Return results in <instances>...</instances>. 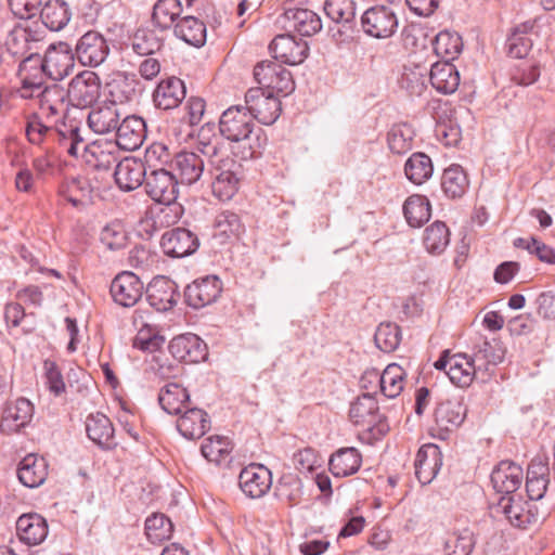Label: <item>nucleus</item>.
<instances>
[{
    "label": "nucleus",
    "instance_id": "nucleus-1",
    "mask_svg": "<svg viewBox=\"0 0 555 555\" xmlns=\"http://www.w3.org/2000/svg\"><path fill=\"white\" fill-rule=\"evenodd\" d=\"M219 131L228 141L241 144L238 154L244 160L259 156L267 143L263 130L243 105L230 106L221 114Z\"/></svg>",
    "mask_w": 555,
    "mask_h": 555
},
{
    "label": "nucleus",
    "instance_id": "nucleus-2",
    "mask_svg": "<svg viewBox=\"0 0 555 555\" xmlns=\"http://www.w3.org/2000/svg\"><path fill=\"white\" fill-rule=\"evenodd\" d=\"M214 130V126L206 124L198 133L199 152L209 158L211 165V190L212 194L220 201H230L237 193L243 178V166L233 157L227 156L217 158L218 146L211 144L208 134Z\"/></svg>",
    "mask_w": 555,
    "mask_h": 555
},
{
    "label": "nucleus",
    "instance_id": "nucleus-3",
    "mask_svg": "<svg viewBox=\"0 0 555 555\" xmlns=\"http://www.w3.org/2000/svg\"><path fill=\"white\" fill-rule=\"evenodd\" d=\"M26 135L33 144H41L46 140L57 142L70 156L77 155L78 146L83 141L77 122H66L64 119L50 126L44 125L38 116H31L27 120Z\"/></svg>",
    "mask_w": 555,
    "mask_h": 555
},
{
    "label": "nucleus",
    "instance_id": "nucleus-4",
    "mask_svg": "<svg viewBox=\"0 0 555 555\" xmlns=\"http://www.w3.org/2000/svg\"><path fill=\"white\" fill-rule=\"evenodd\" d=\"M15 65L22 87L11 90L5 96L18 95L22 100L34 98L35 92L44 86L46 77H48L43 59L38 53H29L27 57L22 59Z\"/></svg>",
    "mask_w": 555,
    "mask_h": 555
},
{
    "label": "nucleus",
    "instance_id": "nucleus-5",
    "mask_svg": "<svg viewBox=\"0 0 555 555\" xmlns=\"http://www.w3.org/2000/svg\"><path fill=\"white\" fill-rule=\"evenodd\" d=\"M493 512L504 515L508 522L518 529H527L537 525L542 514L538 505L530 501H524L521 496L502 495L493 506Z\"/></svg>",
    "mask_w": 555,
    "mask_h": 555
},
{
    "label": "nucleus",
    "instance_id": "nucleus-6",
    "mask_svg": "<svg viewBox=\"0 0 555 555\" xmlns=\"http://www.w3.org/2000/svg\"><path fill=\"white\" fill-rule=\"evenodd\" d=\"M360 24L365 35L375 39H388L397 31L399 20L391 7L377 4L363 12Z\"/></svg>",
    "mask_w": 555,
    "mask_h": 555
},
{
    "label": "nucleus",
    "instance_id": "nucleus-7",
    "mask_svg": "<svg viewBox=\"0 0 555 555\" xmlns=\"http://www.w3.org/2000/svg\"><path fill=\"white\" fill-rule=\"evenodd\" d=\"M66 92L67 101L74 107H90L100 98V78L92 70H82L70 80Z\"/></svg>",
    "mask_w": 555,
    "mask_h": 555
},
{
    "label": "nucleus",
    "instance_id": "nucleus-8",
    "mask_svg": "<svg viewBox=\"0 0 555 555\" xmlns=\"http://www.w3.org/2000/svg\"><path fill=\"white\" fill-rule=\"evenodd\" d=\"M245 108L260 124L272 125L280 116L281 102L276 95L262 88H251L245 94Z\"/></svg>",
    "mask_w": 555,
    "mask_h": 555
},
{
    "label": "nucleus",
    "instance_id": "nucleus-9",
    "mask_svg": "<svg viewBox=\"0 0 555 555\" xmlns=\"http://www.w3.org/2000/svg\"><path fill=\"white\" fill-rule=\"evenodd\" d=\"M144 190L154 202L169 206L178 197V180L167 169H153L146 173Z\"/></svg>",
    "mask_w": 555,
    "mask_h": 555
},
{
    "label": "nucleus",
    "instance_id": "nucleus-10",
    "mask_svg": "<svg viewBox=\"0 0 555 555\" xmlns=\"http://www.w3.org/2000/svg\"><path fill=\"white\" fill-rule=\"evenodd\" d=\"M74 52L81 65L96 67L106 60L109 47L100 33L90 30L78 39Z\"/></svg>",
    "mask_w": 555,
    "mask_h": 555
},
{
    "label": "nucleus",
    "instance_id": "nucleus-11",
    "mask_svg": "<svg viewBox=\"0 0 555 555\" xmlns=\"http://www.w3.org/2000/svg\"><path fill=\"white\" fill-rule=\"evenodd\" d=\"M222 283L217 275H207L194 280L184 288V301L194 309H201L217 300Z\"/></svg>",
    "mask_w": 555,
    "mask_h": 555
},
{
    "label": "nucleus",
    "instance_id": "nucleus-12",
    "mask_svg": "<svg viewBox=\"0 0 555 555\" xmlns=\"http://www.w3.org/2000/svg\"><path fill=\"white\" fill-rule=\"evenodd\" d=\"M146 300L158 312L171 310L180 297L179 287L171 279L157 275L146 286Z\"/></svg>",
    "mask_w": 555,
    "mask_h": 555
},
{
    "label": "nucleus",
    "instance_id": "nucleus-13",
    "mask_svg": "<svg viewBox=\"0 0 555 555\" xmlns=\"http://www.w3.org/2000/svg\"><path fill=\"white\" fill-rule=\"evenodd\" d=\"M48 77L52 80H62L73 73L75 67V52L67 42L51 46L42 57Z\"/></svg>",
    "mask_w": 555,
    "mask_h": 555
},
{
    "label": "nucleus",
    "instance_id": "nucleus-14",
    "mask_svg": "<svg viewBox=\"0 0 555 555\" xmlns=\"http://www.w3.org/2000/svg\"><path fill=\"white\" fill-rule=\"evenodd\" d=\"M168 349L175 359L185 363H198L208 357L205 341L192 333L173 337Z\"/></svg>",
    "mask_w": 555,
    "mask_h": 555
},
{
    "label": "nucleus",
    "instance_id": "nucleus-15",
    "mask_svg": "<svg viewBox=\"0 0 555 555\" xmlns=\"http://www.w3.org/2000/svg\"><path fill=\"white\" fill-rule=\"evenodd\" d=\"M273 57L287 65H298L308 56L307 41L297 40L289 34L278 35L269 46Z\"/></svg>",
    "mask_w": 555,
    "mask_h": 555
},
{
    "label": "nucleus",
    "instance_id": "nucleus-16",
    "mask_svg": "<svg viewBox=\"0 0 555 555\" xmlns=\"http://www.w3.org/2000/svg\"><path fill=\"white\" fill-rule=\"evenodd\" d=\"M144 285L133 272L124 271L111 283V295L114 301L122 307H132L142 297Z\"/></svg>",
    "mask_w": 555,
    "mask_h": 555
},
{
    "label": "nucleus",
    "instance_id": "nucleus-17",
    "mask_svg": "<svg viewBox=\"0 0 555 555\" xmlns=\"http://www.w3.org/2000/svg\"><path fill=\"white\" fill-rule=\"evenodd\" d=\"M238 485L245 495L251 499H259L272 486L271 472L261 464H251L240 473Z\"/></svg>",
    "mask_w": 555,
    "mask_h": 555
},
{
    "label": "nucleus",
    "instance_id": "nucleus-18",
    "mask_svg": "<svg viewBox=\"0 0 555 555\" xmlns=\"http://www.w3.org/2000/svg\"><path fill=\"white\" fill-rule=\"evenodd\" d=\"M465 416L466 408L457 399L438 403L435 410V423L439 430V437L446 439L464 422Z\"/></svg>",
    "mask_w": 555,
    "mask_h": 555
},
{
    "label": "nucleus",
    "instance_id": "nucleus-19",
    "mask_svg": "<svg viewBox=\"0 0 555 555\" xmlns=\"http://www.w3.org/2000/svg\"><path fill=\"white\" fill-rule=\"evenodd\" d=\"M146 173L143 162L134 157H125L117 163L114 170V179L121 191L130 192L142 184L144 185Z\"/></svg>",
    "mask_w": 555,
    "mask_h": 555
},
{
    "label": "nucleus",
    "instance_id": "nucleus-20",
    "mask_svg": "<svg viewBox=\"0 0 555 555\" xmlns=\"http://www.w3.org/2000/svg\"><path fill=\"white\" fill-rule=\"evenodd\" d=\"M442 465V453L438 446L428 443L420 448L414 462L415 476L421 485L433 481Z\"/></svg>",
    "mask_w": 555,
    "mask_h": 555
},
{
    "label": "nucleus",
    "instance_id": "nucleus-21",
    "mask_svg": "<svg viewBox=\"0 0 555 555\" xmlns=\"http://www.w3.org/2000/svg\"><path fill=\"white\" fill-rule=\"evenodd\" d=\"M494 490L504 495H513L522 482V468L511 461H501L491 473Z\"/></svg>",
    "mask_w": 555,
    "mask_h": 555
},
{
    "label": "nucleus",
    "instance_id": "nucleus-22",
    "mask_svg": "<svg viewBox=\"0 0 555 555\" xmlns=\"http://www.w3.org/2000/svg\"><path fill=\"white\" fill-rule=\"evenodd\" d=\"M121 118L115 131L117 145L126 150L140 147L146 135L145 121L134 115H122Z\"/></svg>",
    "mask_w": 555,
    "mask_h": 555
},
{
    "label": "nucleus",
    "instance_id": "nucleus-23",
    "mask_svg": "<svg viewBox=\"0 0 555 555\" xmlns=\"http://www.w3.org/2000/svg\"><path fill=\"white\" fill-rule=\"evenodd\" d=\"M245 233L240 216L224 210L217 215L212 227V238L217 243H237Z\"/></svg>",
    "mask_w": 555,
    "mask_h": 555
},
{
    "label": "nucleus",
    "instance_id": "nucleus-24",
    "mask_svg": "<svg viewBox=\"0 0 555 555\" xmlns=\"http://www.w3.org/2000/svg\"><path fill=\"white\" fill-rule=\"evenodd\" d=\"M550 482V468L546 459L537 456L531 460L527 468L526 491L529 499L534 502L541 500Z\"/></svg>",
    "mask_w": 555,
    "mask_h": 555
},
{
    "label": "nucleus",
    "instance_id": "nucleus-25",
    "mask_svg": "<svg viewBox=\"0 0 555 555\" xmlns=\"http://www.w3.org/2000/svg\"><path fill=\"white\" fill-rule=\"evenodd\" d=\"M30 34L26 28L15 26L7 36L4 50L2 49V64L15 67V64L29 54Z\"/></svg>",
    "mask_w": 555,
    "mask_h": 555
},
{
    "label": "nucleus",
    "instance_id": "nucleus-26",
    "mask_svg": "<svg viewBox=\"0 0 555 555\" xmlns=\"http://www.w3.org/2000/svg\"><path fill=\"white\" fill-rule=\"evenodd\" d=\"M284 27L298 33L300 36L310 37L322 29L320 16L308 9H288L284 12Z\"/></svg>",
    "mask_w": 555,
    "mask_h": 555
},
{
    "label": "nucleus",
    "instance_id": "nucleus-27",
    "mask_svg": "<svg viewBox=\"0 0 555 555\" xmlns=\"http://www.w3.org/2000/svg\"><path fill=\"white\" fill-rule=\"evenodd\" d=\"M122 115L120 106L108 101L89 113L88 125L96 133H109L116 131Z\"/></svg>",
    "mask_w": 555,
    "mask_h": 555
},
{
    "label": "nucleus",
    "instance_id": "nucleus-28",
    "mask_svg": "<svg viewBox=\"0 0 555 555\" xmlns=\"http://www.w3.org/2000/svg\"><path fill=\"white\" fill-rule=\"evenodd\" d=\"M184 98V82L177 77L162 80L153 92L155 106L164 111L178 107Z\"/></svg>",
    "mask_w": 555,
    "mask_h": 555
},
{
    "label": "nucleus",
    "instance_id": "nucleus-29",
    "mask_svg": "<svg viewBox=\"0 0 555 555\" xmlns=\"http://www.w3.org/2000/svg\"><path fill=\"white\" fill-rule=\"evenodd\" d=\"M16 533L27 545H38L48 535L47 520L36 513L23 514L16 520Z\"/></svg>",
    "mask_w": 555,
    "mask_h": 555
},
{
    "label": "nucleus",
    "instance_id": "nucleus-30",
    "mask_svg": "<svg viewBox=\"0 0 555 555\" xmlns=\"http://www.w3.org/2000/svg\"><path fill=\"white\" fill-rule=\"evenodd\" d=\"M109 101L116 104H122L132 101L139 92L140 80L135 74L127 72H117L113 74L111 80L106 83Z\"/></svg>",
    "mask_w": 555,
    "mask_h": 555
},
{
    "label": "nucleus",
    "instance_id": "nucleus-31",
    "mask_svg": "<svg viewBox=\"0 0 555 555\" xmlns=\"http://www.w3.org/2000/svg\"><path fill=\"white\" fill-rule=\"evenodd\" d=\"M210 426L208 414L198 408L188 406L177 421V429L186 439H199Z\"/></svg>",
    "mask_w": 555,
    "mask_h": 555
},
{
    "label": "nucleus",
    "instance_id": "nucleus-32",
    "mask_svg": "<svg viewBox=\"0 0 555 555\" xmlns=\"http://www.w3.org/2000/svg\"><path fill=\"white\" fill-rule=\"evenodd\" d=\"M145 311L140 309L133 312V324L138 327V334L133 339V347L153 352L164 344L165 338L159 335L155 325L145 321Z\"/></svg>",
    "mask_w": 555,
    "mask_h": 555
},
{
    "label": "nucleus",
    "instance_id": "nucleus-33",
    "mask_svg": "<svg viewBox=\"0 0 555 555\" xmlns=\"http://www.w3.org/2000/svg\"><path fill=\"white\" fill-rule=\"evenodd\" d=\"M86 431L89 439L102 449L109 450L116 446L113 424L103 413L98 412L87 417Z\"/></svg>",
    "mask_w": 555,
    "mask_h": 555
},
{
    "label": "nucleus",
    "instance_id": "nucleus-34",
    "mask_svg": "<svg viewBox=\"0 0 555 555\" xmlns=\"http://www.w3.org/2000/svg\"><path fill=\"white\" fill-rule=\"evenodd\" d=\"M404 370L397 363H391L386 366L382 374L377 371H371L363 380L366 378H374L378 383L380 391L387 398H396L403 390L404 385Z\"/></svg>",
    "mask_w": 555,
    "mask_h": 555
},
{
    "label": "nucleus",
    "instance_id": "nucleus-35",
    "mask_svg": "<svg viewBox=\"0 0 555 555\" xmlns=\"http://www.w3.org/2000/svg\"><path fill=\"white\" fill-rule=\"evenodd\" d=\"M429 81L438 92L451 94L460 85V73L449 61L436 62L429 70Z\"/></svg>",
    "mask_w": 555,
    "mask_h": 555
},
{
    "label": "nucleus",
    "instance_id": "nucleus-36",
    "mask_svg": "<svg viewBox=\"0 0 555 555\" xmlns=\"http://www.w3.org/2000/svg\"><path fill=\"white\" fill-rule=\"evenodd\" d=\"M48 476V464L44 457H38L36 454L26 455L17 468L20 481L27 488H37L41 486Z\"/></svg>",
    "mask_w": 555,
    "mask_h": 555
},
{
    "label": "nucleus",
    "instance_id": "nucleus-37",
    "mask_svg": "<svg viewBox=\"0 0 555 555\" xmlns=\"http://www.w3.org/2000/svg\"><path fill=\"white\" fill-rule=\"evenodd\" d=\"M34 406L25 398H20L15 402L7 404L2 410V430L8 429L17 431L31 420Z\"/></svg>",
    "mask_w": 555,
    "mask_h": 555
},
{
    "label": "nucleus",
    "instance_id": "nucleus-38",
    "mask_svg": "<svg viewBox=\"0 0 555 555\" xmlns=\"http://www.w3.org/2000/svg\"><path fill=\"white\" fill-rule=\"evenodd\" d=\"M158 402L162 409L168 414H181L191 405L188 390L178 383L165 385L158 395Z\"/></svg>",
    "mask_w": 555,
    "mask_h": 555
},
{
    "label": "nucleus",
    "instance_id": "nucleus-39",
    "mask_svg": "<svg viewBox=\"0 0 555 555\" xmlns=\"http://www.w3.org/2000/svg\"><path fill=\"white\" fill-rule=\"evenodd\" d=\"M175 35L193 47H202L206 42V26L198 18L186 15L181 17L173 28Z\"/></svg>",
    "mask_w": 555,
    "mask_h": 555
},
{
    "label": "nucleus",
    "instance_id": "nucleus-40",
    "mask_svg": "<svg viewBox=\"0 0 555 555\" xmlns=\"http://www.w3.org/2000/svg\"><path fill=\"white\" fill-rule=\"evenodd\" d=\"M349 416L356 425L373 426L379 418L377 401L370 393L358 397L351 403Z\"/></svg>",
    "mask_w": 555,
    "mask_h": 555
},
{
    "label": "nucleus",
    "instance_id": "nucleus-41",
    "mask_svg": "<svg viewBox=\"0 0 555 555\" xmlns=\"http://www.w3.org/2000/svg\"><path fill=\"white\" fill-rule=\"evenodd\" d=\"M173 166L179 171L181 182L195 183L204 172V159L194 152H180L173 159Z\"/></svg>",
    "mask_w": 555,
    "mask_h": 555
},
{
    "label": "nucleus",
    "instance_id": "nucleus-42",
    "mask_svg": "<svg viewBox=\"0 0 555 555\" xmlns=\"http://www.w3.org/2000/svg\"><path fill=\"white\" fill-rule=\"evenodd\" d=\"M182 13V4L180 0H157L153 7L152 23L155 28L164 31L178 22Z\"/></svg>",
    "mask_w": 555,
    "mask_h": 555
},
{
    "label": "nucleus",
    "instance_id": "nucleus-43",
    "mask_svg": "<svg viewBox=\"0 0 555 555\" xmlns=\"http://www.w3.org/2000/svg\"><path fill=\"white\" fill-rule=\"evenodd\" d=\"M361 454L356 448H343L330 459V469L336 477H346L357 473L361 466Z\"/></svg>",
    "mask_w": 555,
    "mask_h": 555
},
{
    "label": "nucleus",
    "instance_id": "nucleus-44",
    "mask_svg": "<svg viewBox=\"0 0 555 555\" xmlns=\"http://www.w3.org/2000/svg\"><path fill=\"white\" fill-rule=\"evenodd\" d=\"M434 165L431 158L423 153H413L404 164V175L415 185H422L431 178Z\"/></svg>",
    "mask_w": 555,
    "mask_h": 555
},
{
    "label": "nucleus",
    "instance_id": "nucleus-45",
    "mask_svg": "<svg viewBox=\"0 0 555 555\" xmlns=\"http://www.w3.org/2000/svg\"><path fill=\"white\" fill-rule=\"evenodd\" d=\"M40 18L50 30L63 29L70 20L67 3L64 0H49L40 10Z\"/></svg>",
    "mask_w": 555,
    "mask_h": 555
},
{
    "label": "nucleus",
    "instance_id": "nucleus-46",
    "mask_svg": "<svg viewBox=\"0 0 555 555\" xmlns=\"http://www.w3.org/2000/svg\"><path fill=\"white\" fill-rule=\"evenodd\" d=\"M403 214L411 227L420 228L429 220L431 206L426 196L414 194L404 202Z\"/></svg>",
    "mask_w": 555,
    "mask_h": 555
},
{
    "label": "nucleus",
    "instance_id": "nucleus-47",
    "mask_svg": "<svg viewBox=\"0 0 555 555\" xmlns=\"http://www.w3.org/2000/svg\"><path fill=\"white\" fill-rule=\"evenodd\" d=\"M428 69L426 66L413 64L403 66L399 85L411 95H421L426 89Z\"/></svg>",
    "mask_w": 555,
    "mask_h": 555
},
{
    "label": "nucleus",
    "instance_id": "nucleus-48",
    "mask_svg": "<svg viewBox=\"0 0 555 555\" xmlns=\"http://www.w3.org/2000/svg\"><path fill=\"white\" fill-rule=\"evenodd\" d=\"M441 188L450 198H459L464 195L468 188V180L460 165H451L444 169L441 177Z\"/></svg>",
    "mask_w": 555,
    "mask_h": 555
},
{
    "label": "nucleus",
    "instance_id": "nucleus-49",
    "mask_svg": "<svg viewBox=\"0 0 555 555\" xmlns=\"http://www.w3.org/2000/svg\"><path fill=\"white\" fill-rule=\"evenodd\" d=\"M324 12L333 22L343 24L346 30L353 28L356 17L353 0H326Z\"/></svg>",
    "mask_w": 555,
    "mask_h": 555
},
{
    "label": "nucleus",
    "instance_id": "nucleus-50",
    "mask_svg": "<svg viewBox=\"0 0 555 555\" xmlns=\"http://www.w3.org/2000/svg\"><path fill=\"white\" fill-rule=\"evenodd\" d=\"M131 50L139 56H150L158 52L163 47V39L154 30L147 28L138 29L130 37Z\"/></svg>",
    "mask_w": 555,
    "mask_h": 555
},
{
    "label": "nucleus",
    "instance_id": "nucleus-51",
    "mask_svg": "<svg viewBox=\"0 0 555 555\" xmlns=\"http://www.w3.org/2000/svg\"><path fill=\"white\" fill-rule=\"evenodd\" d=\"M415 131L411 125H393L387 135L388 146L392 153L404 154L412 149Z\"/></svg>",
    "mask_w": 555,
    "mask_h": 555
},
{
    "label": "nucleus",
    "instance_id": "nucleus-52",
    "mask_svg": "<svg viewBox=\"0 0 555 555\" xmlns=\"http://www.w3.org/2000/svg\"><path fill=\"white\" fill-rule=\"evenodd\" d=\"M472 365L468 362V356L462 353L452 354L447 375L454 385L467 387L474 379V366Z\"/></svg>",
    "mask_w": 555,
    "mask_h": 555
},
{
    "label": "nucleus",
    "instance_id": "nucleus-53",
    "mask_svg": "<svg viewBox=\"0 0 555 555\" xmlns=\"http://www.w3.org/2000/svg\"><path fill=\"white\" fill-rule=\"evenodd\" d=\"M401 338V328L392 322L380 323L374 335L375 345L383 352L395 351L399 347Z\"/></svg>",
    "mask_w": 555,
    "mask_h": 555
},
{
    "label": "nucleus",
    "instance_id": "nucleus-54",
    "mask_svg": "<svg viewBox=\"0 0 555 555\" xmlns=\"http://www.w3.org/2000/svg\"><path fill=\"white\" fill-rule=\"evenodd\" d=\"M434 51L438 56L454 60L462 51V38L456 33L440 31L433 41Z\"/></svg>",
    "mask_w": 555,
    "mask_h": 555
},
{
    "label": "nucleus",
    "instance_id": "nucleus-55",
    "mask_svg": "<svg viewBox=\"0 0 555 555\" xmlns=\"http://www.w3.org/2000/svg\"><path fill=\"white\" fill-rule=\"evenodd\" d=\"M89 153L93 158V166L100 170L116 168L117 163L120 162L118 159V150L112 143L92 144L89 147Z\"/></svg>",
    "mask_w": 555,
    "mask_h": 555
},
{
    "label": "nucleus",
    "instance_id": "nucleus-56",
    "mask_svg": "<svg viewBox=\"0 0 555 555\" xmlns=\"http://www.w3.org/2000/svg\"><path fill=\"white\" fill-rule=\"evenodd\" d=\"M231 442L225 437H209L202 444L201 451L203 456L209 462L220 464L231 452Z\"/></svg>",
    "mask_w": 555,
    "mask_h": 555
},
{
    "label": "nucleus",
    "instance_id": "nucleus-57",
    "mask_svg": "<svg viewBox=\"0 0 555 555\" xmlns=\"http://www.w3.org/2000/svg\"><path fill=\"white\" fill-rule=\"evenodd\" d=\"M172 532V524L163 514H154L145 520V533L152 543H160L169 539Z\"/></svg>",
    "mask_w": 555,
    "mask_h": 555
},
{
    "label": "nucleus",
    "instance_id": "nucleus-58",
    "mask_svg": "<svg viewBox=\"0 0 555 555\" xmlns=\"http://www.w3.org/2000/svg\"><path fill=\"white\" fill-rule=\"evenodd\" d=\"M276 495L291 506L297 505L302 495V482L294 475H284L276 487Z\"/></svg>",
    "mask_w": 555,
    "mask_h": 555
},
{
    "label": "nucleus",
    "instance_id": "nucleus-59",
    "mask_svg": "<svg viewBox=\"0 0 555 555\" xmlns=\"http://www.w3.org/2000/svg\"><path fill=\"white\" fill-rule=\"evenodd\" d=\"M476 544L475 535L469 529L454 533L444 544L447 555H470Z\"/></svg>",
    "mask_w": 555,
    "mask_h": 555
},
{
    "label": "nucleus",
    "instance_id": "nucleus-60",
    "mask_svg": "<svg viewBox=\"0 0 555 555\" xmlns=\"http://www.w3.org/2000/svg\"><path fill=\"white\" fill-rule=\"evenodd\" d=\"M61 192L66 201L78 207L90 197L91 188L86 178H73L63 186Z\"/></svg>",
    "mask_w": 555,
    "mask_h": 555
},
{
    "label": "nucleus",
    "instance_id": "nucleus-61",
    "mask_svg": "<svg viewBox=\"0 0 555 555\" xmlns=\"http://www.w3.org/2000/svg\"><path fill=\"white\" fill-rule=\"evenodd\" d=\"M35 96L38 98L39 106L46 105H59V106H68L69 103H66L67 92L60 85L53 82L50 85H44L40 90L35 92Z\"/></svg>",
    "mask_w": 555,
    "mask_h": 555
},
{
    "label": "nucleus",
    "instance_id": "nucleus-62",
    "mask_svg": "<svg viewBox=\"0 0 555 555\" xmlns=\"http://www.w3.org/2000/svg\"><path fill=\"white\" fill-rule=\"evenodd\" d=\"M46 385L50 392L54 396H60L65 392V383L63 379V375L59 366L54 361L47 359L43 362Z\"/></svg>",
    "mask_w": 555,
    "mask_h": 555
},
{
    "label": "nucleus",
    "instance_id": "nucleus-63",
    "mask_svg": "<svg viewBox=\"0 0 555 555\" xmlns=\"http://www.w3.org/2000/svg\"><path fill=\"white\" fill-rule=\"evenodd\" d=\"M270 92H276V94L287 95L295 90V82L293 80L292 73L281 66L276 75L272 77V83L266 88Z\"/></svg>",
    "mask_w": 555,
    "mask_h": 555
},
{
    "label": "nucleus",
    "instance_id": "nucleus-64",
    "mask_svg": "<svg viewBox=\"0 0 555 555\" xmlns=\"http://www.w3.org/2000/svg\"><path fill=\"white\" fill-rule=\"evenodd\" d=\"M482 356L491 363L492 366L498 365L504 360L505 348L502 343L496 339L482 340L476 346Z\"/></svg>",
    "mask_w": 555,
    "mask_h": 555
}]
</instances>
